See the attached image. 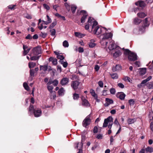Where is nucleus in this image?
<instances>
[{
    "instance_id": "obj_14",
    "label": "nucleus",
    "mask_w": 153,
    "mask_h": 153,
    "mask_svg": "<svg viewBox=\"0 0 153 153\" xmlns=\"http://www.w3.org/2000/svg\"><path fill=\"white\" fill-rule=\"evenodd\" d=\"M34 116L36 117H38L41 116L42 113V111L40 110H38L34 111H33Z\"/></svg>"
},
{
    "instance_id": "obj_9",
    "label": "nucleus",
    "mask_w": 153,
    "mask_h": 153,
    "mask_svg": "<svg viewBox=\"0 0 153 153\" xmlns=\"http://www.w3.org/2000/svg\"><path fill=\"white\" fill-rule=\"evenodd\" d=\"M69 82V79L67 77L63 78L61 80L60 83L62 85H66Z\"/></svg>"
},
{
    "instance_id": "obj_16",
    "label": "nucleus",
    "mask_w": 153,
    "mask_h": 153,
    "mask_svg": "<svg viewBox=\"0 0 153 153\" xmlns=\"http://www.w3.org/2000/svg\"><path fill=\"white\" fill-rule=\"evenodd\" d=\"M126 96V95L123 92L119 93L117 94V97L120 100H123Z\"/></svg>"
},
{
    "instance_id": "obj_35",
    "label": "nucleus",
    "mask_w": 153,
    "mask_h": 153,
    "mask_svg": "<svg viewBox=\"0 0 153 153\" xmlns=\"http://www.w3.org/2000/svg\"><path fill=\"white\" fill-rule=\"evenodd\" d=\"M48 66L47 65H45L43 66H40V70H42L44 71H45L47 69Z\"/></svg>"
},
{
    "instance_id": "obj_57",
    "label": "nucleus",
    "mask_w": 153,
    "mask_h": 153,
    "mask_svg": "<svg viewBox=\"0 0 153 153\" xmlns=\"http://www.w3.org/2000/svg\"><path fill=\"white\" fill-rule=\"evenodd\" d=\"M98 132V128L97 127L95 126L94 127L93 132L94 133H97Z\"/></svg>"
},
{
    "instance_id": "obj_20",
    "label": "nucleus",
    "mask_w": 153,
    "mask_h": 153,
    "mask_svg": "<svg viewBox=\"0 0 153 153\" xmlns=\"http://www.w3.org/2000/svg\"><path fill=\"white\" fill-rule=\"evenodd\" d=\"M146 71V68H143L140 69V74L141 75H144L145 74Z\"/></svg>"
},
{
    "instance_id": "obj_7",
    "label": "nucleus",
    "mask_w": 153,
    "mask_h": 153,
    "mask_svg": "<svg viewBox=\"0 0 153 153\" xmlns=\"http://www.w3.org/2000/svg\"><path fill=\"white\" fill-rule=\"evenodd\" d=\"M80 15H83L81 19V22L83 23L85 22L86 19V13L85 11L81 10L80 11Z\"/></svg>"
},
{
    "instance_id": "obj_50",
    "label": "nucleus",
    "mask_w": 153,
    "mask_h": 153,
    "mask_svg": "<svg viewBox=\"0 0 153 153\" xmlns=\"http://www.w3.org/2000/svg\"><path fill=\"white\" fill-rule=\"evenodd\" d=\"M51 35L52 36H54L55 35L56 33V30L54 29H51L50 31Z\"/></svg>"
},
{
    "instance_id": "obj_31",
    "label": "nucleus",
    "mask_w": 153,
    "mask_h": 153,
    "mask_svg": "<svg viewBox=\"0 0 153 153\" xmlns=\"http://www.w3.org/2000/svg\"><path fill=\"white\" fill-rule=\"evenodd\" d=\"M138 16L141 18H143L146 16V15L144 13H140L137 14Z\"/></svg>"
},
{
    "instance_id": "obj_25",
    "label": "nucleus",
    "mask_w": 153,
    "mask_h": 153,
    "mask_svg": "<svg viewBox=\"0 0 153 153\" xmlns=\"http://www.w3.org/2000/svg\"><path fill=\"white\" fill-rule=\"evenodd\" d=\"M136 121V119L135 118L130 119L128 118L127 120V122L128 124H131L134 123Z\"/></svg>"
},
{
    "instance_id": "obj_36",
    "label": "nucleus",
    "mask_w": 153,
    "mask_h": 153,
    "mask_svg": "<svg viewBox=\"0 0 153 153\" xmlns=\"http://www.w3.org/2000/svg\"><path fill=\"white\" fill-rule=\"evenodd\" d=\"M47 88L48 90L50 92H52L53 90V87L52 85H47Z\"/></svg>"
},
{
    "instance_id": "obj_17",
    "label": "nucleus",
    "mask_w": 153,
    "mask_h": 153,
    "mask_svg": "<svg viewBox=\"0 0 153 153\" xmlns=\"http://www.w3.org/2000/svg\"><path fill=\"white\" fill-rule=\"evenodd\" d=\"M94 42L95 41L94 39L91 40L88 44L89 47L91 48L94 47L96 45V44L94 43Z\"/></svg>"
},
{
    "instance_id": "obj_53",
    "label": "nucleus",
    "mask_w": 153,
    "mask_h": 153,
    "mask_svg": "<svg viewBox=\"0 0 153 153\" xmlns=\"http://www.w3.org/2000/svg\"><path fill=\"white\" fill-rule=\"evenodd\" d=\"M43 6L44 8L47 10H49L50 9V7L49 6L46 4H44Z\"/></svg>"
},
{
    "instance_id": "obj_58",
    "label": "nucleus",
    "mask_w": 153,
    "mask_h": 153,
    "mask_svg": "<svg viewBox=\"0 0 153 153\" xmlns=\"http://www.w3.org/2000/svg\"><path fill=\"white\" fill-rule=\"evenodd\" d=\"M82 125L84 127H86V118L84 120L82 123Z\"/></svg>"
},
{
    "instance_id": "obj_59",
    "label": "nucleus",
    "mask_w": 153,
    "mask_h": 153,
    "mask_svg": "<svg viewBox=\"0 0 153 153\" xmlns=\"http://www.w3.org/2000/svg\"><path fill=\"white\" fill-rule=\"evenodd\" d=\"M100 68V67L97 65H96L94 67V69L96 71H98Z\"/></svg>"
},
{
    "instance_id": "obj_41",
    "label": "nucleus",
    "mask_w": 153,
    "mask_h": 153,
    "mask_svg": "<svg viewBox=\"0 0 153 153\" xmlns=\"http://www.w3.org/2000/svg\"><path fill=\"white\" fill-rule=\"evenodd\" d=\"M73 97L74 100H77L79 97V94L76 93L74 94H73Z\"/></svg>"
},
{
    "instance_id": "obj_5",
    "label": "nucleus",
    "mask_w": 153,
    "mask_h": 153,
    "mask_svg": "<svg viewBox=\"0 0 153 153\" xmlns=\"http://www.w3.org/2000/svg\"><path fill=\"white\" fill-rule=\"evenodd\" d=\"M113 118L111 116L108 117L107 119H105L102 126L103 127H106L108 126V123L109 122H113Z\"/></svg>"
},
{
    "instance_id": "obj_29",
    "label": "nucleus",
    "mask_w": 153,
    "mask_h": 153,
    "mask_svg": "<svg viewBox=\"0 0 153 153\" xmlns=\"http://www.w3.org/2000/svg\"><path fill=\"white\" fill-rule=\"evenodd\" d=\"M123 49L124 50V53L126 55H129V54L131 52L128 49H125L124 48Z\"/></svg>"
},
{
    "instance_id": "obj_55",
    "label": "nucleus",
    "mask_w": 153,
    "mask_h": 153,
    "mask_svg": "<svg viewBox=\"0 0 153 153\" xmlns=\"http://www.w3.org/2000/svg\"><path fill=\"white\" fill-rule=\"evenodd\" d=\"M65 7H66V9H67V10H68V11H69L70 10V6H69V5L67 3H65Z\"/></svg>"
},
{
    "instance_id": "obj_24",
    "label": "nucleus",
    "mask_w": 153,
    "mask_h": 153,
    "mask_svg": "<svg viewBox=\"0 0 153 153\" xmlns=\"http://www.w3.org/2000/svg\"><path fill=\"white\" fill-rule=\"evenodd\" d=\"M147 87L149 89L153 88V82H148L146 84Z\"/></svg>"
},
{
    "instance_id": "obj_60",
    "label": "nucleus",
    "mask_w": 153,
    "mask_h": 153,
    "mask_svg": "<svg viewBox=\"0 0 153 153\" xmlns=\"http://www.w3.org/2000/svg\"><path fill=\"white\" fill-rule=\"evenodd\" d=\"M78 51L79 53H82L83 52L84 49L83 48L79 47L78 48Z\"/></svg>"
},
{
    "instance_id": "obj_49",
    "label": "nucleus",
    "mask_w": 153,
    "mask_h": 153,
    "mask_svg": "<svg viewBox=\"0 0 153 153\" xmlns=\"http://www.w3.org/2000/svg\"><path fill=\"white\" fill-rule=\"evenodd\" d=\"M128 102L130 105H133L134 103V101L133 99H131L128 100Z\"/></svg>"
},
{
    "instance_id": "obj_52",
    "label": "nucleus",
    "mask_w": 153,
    "mask_h": 153,
    "mask_svg": "<svg viewBox=\"0 0 153 153\" xmlns=\"http://www.w3.org/2000/svg\"><path fill=\"white\" fill-rule=\"evenodd\" d=\"M99 85L101 88H102L103 86V83L102 81H100L98 82Z\"/></svg>"
},
{
    "instance_id": "obj_62",
    "label": "nucleus",
    "mask_w": 153,
    "mask_h": 153,
    "mask_svg": "<svg viewBox=\"0 0 153 153\" xmlns=\"http://www.w3.org/2000/svg\"><path fill=\"white\" fill-rule=\"evenodd\" d=\"M148 68L150 70H153V62H152V63L149 65Z\"/></svg>"
},
{
    "instance_id": "obj_37",
    "label": "nucleus",
    "mask_w": 153,
    "mask_h": 153,
    "mask_svg": "<svg viewBox=\"0 0 153 153\" xmlns=\"http://www.w3.org/2000/svg\"><path fill=\"white\" fill-rule=\"evenodd\" d=\"M90 117V115L87 117V126L90 124L91 122V120L89 117Z\"/></svg>"
},
{
    "instance_id": "obj_15",
    "label": "nucleus",
    "mask_w": 153,
    "mask_h": 153,
    "mask_svg": "<svg viewBox=\"0 0 153 153\" xmlns=\"http://www.w3.org/2000/svg\"><path fill=\"white\" fill-rule=\"evenodd\" d=\"M47 19L46 21L42 20V21L44 23V24L47 25L51 22V19L49 16L47 15L46 16Z\"/></svg>"
},
{
    "instance_id": "obj_45",
    "label": "nucleus",
    "mask_w": 153,
    "mask_h": 153,
    "mask_svg": "<svg viewBox=\"0 0 153 153\" xmlns=\"http://www.w3.org/2000/svg\"><path fill=\"white\" fill-rule=\"evenodd\" d=\"M57 58L60 60H63L64 59V58L62 55L59 54V55L57 56Z\"/></svg>"
},
{
    "instance_id": "obj_10",
    "label": "nucleus",
    "mask_w": 153,
    "mask_h": 153,
    "mask_svg": "<svg viewBox=\"0 0 153 153\" xmlns=\"http://www.w3.org/2000/svg\"><path fill=\"white\" fill-rule=\"evenodd\" d=\"M118 49H116L115 52L113 54V56L115 58L119 57L121 54L120 50H118Z\"/></svg>"
},
{
    "instance_id": "obj_12",
    "label": "nucleus",
    "mask_w": 153,
    "mask_h": 153,
    "mask_svg": "<svg viewBox=\"0 0 153 153\" xmlns=\"http://www.w3.org/2000/svg\"><path fill=\"white\" fill-rule=\"evenodd\" d=\"M135 4L137 6H139L141 7H144L145 6V4L144 2L142 1H139L135 3Z\"/></svg>"
},
{
    "instance_id": "obj_18",
    "label": "nucleus",
    "mask_w": 153,
    "mask_h": 153,
    "mask_svg": "<svg viewBox=\"0 0 153 153\" xmlns=\"http://www.w3.org/2000/svg\"><path fill=\"white\" fill-rule=\"evenodd\" d=\"M65 92V90L64 88L62 87L59 89L58 91V93L59 95L62 96L64 95Z\"/></svg>"
},
{
    "instance_id": "obj_38",
    "label": "nucleus",
    "mask_w": 153,
    "mask_h": 153,
    "mask_svg": "<svg viewBox=\"0 0 153 153\" xmlns=\"http://www.w3.org/2000/svg\"><path fill=\"white\" fill-rule=\"evenodd\" d=\"M71 10L73 13H74L76 9V7L74 5H71Z\"/></svg>"
},
{
    "instance_id": "obj_63",
    "label": "nucleus",
    "mask_w": 153,
    "mask_h": 153,
    "mask_svg": "<svg viewBox=\"0 0 153 153\" xmlns=\"http://www.w3.org/2000/svg\"><path fill=\"white\" fill-rule=\"evenodd\" d=\"M40 35L43 38H44L46 36L47 34L46 33H41Z\"/></svg>"
},
{
    "instance_id": "obj_4",
    "label": "nucleus",
    "mask_w": 153,
    "mask_h": 153,
    "mask_svg": "<svg viewBox=\"0 0 153 153\" xmlns=\"http://www.w3.org/2000/svg\"><path fill=\"white\" fill-rule=\"evenodd\" d=\"M128 60L131 61H134L137 59L136 54L133 52H131L128 56Z\"/></svg>"
},
{
    "instance_id": "obj_23",
    "label": "nucleus",
    "mask_w": 153,
    "mask_h": 153,
    "mask_svg": "<svg viewBox=\"0 0 153 153\" xmlns=\"http://www.w3.org/2000/svg\"><path fill=\"white\" fill-rule=\"evenodd\" d=\"M34 55V56H31L30 59L31 60H38L40 57L41 56H36Z\"/></svg>"
},
{
    "instance_id": "obj_33",
    "label": "nucleus",
    "mask_w": 153,
    "mask_h": 153,
    "mask_svg": "<svg viewBox=\"0 0 153 153\" xmlns=\"http://www.w3.org/2000/svg\"><path fill=\"white\" fill-rule=\"evenodd\" d=\"M63 45L65 48H68L69 46V43L66 40L64 41L63 42Z\"/></svg>"
},
{
    "instance_id": "obj_13",
    "label": "nucleus",
    "mask_w": 153,
    "mask_h": 153,
    "mask_svg": "<svg viewBox=\"0 0 153 153\" xmlns=\"http://www.w3.org/2000/svg\"><path fill=\"white\" fill-rule=\"evenodd\" d=\"M49 61L52 62L53 65H56L57 63V60L55 58L51 57L49 59Z\"/></svg>"
},
{
    "instance_id": "obj_27",
    "label": "nucleus",
    "mask_w": 153,
    "mask_h": 153,
    "mask_svg": "<svg viewBox=\"0 0 153 153\" xmlns=\"http://www.w3.org/2000/svg\"><path fill=\"white\" fill-rule=\"evenodd\" d=\"M110 75L111 77L113 79H117L118 78V76L117 74L116 73L111 74Z\"/></svg>"
},
{
    "instance_id": "obj_26",
    "label": "nucleus",
    "mask_w": 153,
    "mask_h": 153,
    "mask_svg": "<svg viewBox=\"0 0 153 153\" xmlns=\"http://www.w3.org/2000/svg\"><path fill=\"white\" fill-rule=\"evenodd\" d=\"M145 150L147 152L152 153L153 152V148L152 147L148 146L145 149Z\"/></svg>"
},
{
    "instance_id": "obj_28",
    "label": "nucleus",
    "mask_w": 153,
    "mask_h": 153,
    "mask_svg": "<svg viewBox=\"0 0 153 153\" xmlns=\"http://www.w3.org/2000/svg\"><path fill=\"white\" fill-rule=\"evenodd\" d=\"M50 98L51 99H54L56 97V94L55 92H50Z\"/></svg>"
},
{
    "instance_id": "obj_51",
    "label": "nucleus",
    "mask_w": 153,
    "mask_h": 153,
    "mask_svg": "<svg viewBox=\"0 0 153 153\" xmlns=\"http://www.w3.org/2000/svg\"><path fill=\"white\" fill-rule=\"evenodd\" d=\"M16 6L15 5H10L8 6V7L9 9H10L11 10H14Z\"/></svg>"
},
{
    "instance_id": "obj_2",
    "label": "nucleus",
    "mask_w": 153,
    "mask_h": 153,
    "mask_svg": "<svg viewBox=\"0 0 153 153\" xmlns=\"http://www.w3.org/2000/svg\"><path fill=\"white\" fill-rule=\"evenodd\" d=\"M106 31H107L104 34H102L103 36V37L100 41V43L103 45L104 48L106 47L108 43L107 42L105 41V40L111 38L113 36L112 34L111 33H107Z\"/></svg>"
},
{
    "instance_id": "obj_44",
    "label": "nucleus",
    "mask_w": 153,
    "mask_h": 153,
    "mask_svg": "<svg viewBox=\"0 0 153 153\" xmlns=\"http://www.w3.org/2000/svg\"><path fill=\"white\" fill-rule=\"evenodd\" d=\"M35 111V108L33 105H30V106L29 111L33 112Z\"/></svg>"
},
{
    "instance_id": "obj_1",
    "label": "nucleus",
    "mask_w": 153,
    "mask_h": 153,
    "mask_svg": "<svg viewBox=\"0 0 153 153\" xmlns=\"http://www.w3.org/2000/svg\"><path fill=\"white\" fill-rule=\"evenodd\" d=\"M87 30L90 32L100 36L107 31L105 28L99 26L97 22L93 18L89 17L87 22Z\"/></svg>"
},
{
    "instance_id": "obj_6",
    "label": "nucleus",
    "mask_w": 153,
    "mask_h": 153,
    "mask_svg": "<svg viewBox=\"0 0 153 153\" xmlns=\"http://www.w3.org/2000/svg\"><path fill=\"white\" fill-rule=\"evenodd\" d=\"M79 84V82L77 81H72L71 83V86L73 89L75 90L78 88Z\"/></svg>"
},
{
    "instance_id": "obj_39",
    "label": "nucleus",
    "mask_w": 153,
    "mask_h": 153,
    "mask_svg": "<svg viewBox=\"0 0 153 153\" xmlns=\"http://www.w3.org/2000/svg\"><path fill=\"white\" fill-rule=\"evenodd\" d=\"M90 93L92 96L94 97H97V94L95 93L93 89L90 90Z\"/></svg>"
},
{
    "instance_id": "obj_61",
    "label": "nucleus",
    "mask_w": 153,
    "mask_h": 153,
    "mask_svg": "<svg viewBox=\"0 0 153 153\" xmlns=\"http://www.w3.org/2000/svg\"><path fill=\"white\" fill-rule=\"evenodd\" d=\"M25 38L26 39H30L32 38V37L30 34H28L27 36Z\"/></svg>"
},
{
    "instance_id": "obj_22",
    "label": "nucleus",
    "mask_w": 153,
    "mask_h": 153,
    "mask_svg": "<svg viewBox=\"0 0 153 153\" xmlns=\"http://www.w3.org/2000/svg\"><path fill=\"white\" fill-rule=\"evenodd\" d=\"M75 35L76 36L79 38H81L85 36V35L84 34L77 32H75Z\"/></svg>"
},
{
    "instance_id": "obj_30",
    "label": "nucleus",
    "mask_w": 153,
    "mask_h": 153,
    "mask_svg": "<svg viewBox=\"0 0 153 153\" xmlns=\"http://www.w3.org/2000/svg\"><path fill=\"white\" fill-rule=\"evenodd\" d=\"M36 65V63L33 62H30L28 63L29 67L30 68H33Z\"/></svg>"
},
{
    "instance_id": "obj_8",
    "label": "nucleus",
    "mask_w": 153,
    "mask_h": 153,
    "mask_svg": "<svg viewBox=\"0 0 153 153\" xmlns=\"http://www.w3.org/2000/svg\"><path fill=\"white\" fill-rule=\"evenodd\" d=\"M23 48L24 50L23 53V54L24 56L26 55L29 53L30 50V48H28L27 46L24 45H23Z\"/></svg>"
},
{
    "instance_id": "obj_46",
    "label": "nucleus",
    "mask_w": 153,
    "mask_h": 153,
    "mask_svg": "<svg viewBox=\"0 0 153 153\" xmlns=\"http://www.w3.org/2000/svg\"><path fill=\"white\" fill-rule=\"evenodd\" d=\"M111 94H114L115 93L116 90L115 88H112L110 90Z\"/></svg>"
},
{
    "instance_id": "obj_11",
    "label": "nucleus",
    "mask_w": 153,
    "mask_h": 153,
    "mask_svg": "<svg viewBox=\"0 0 153 153\" xmlns=\"http://www.w3.org/2000/svg\"><path fill=\"white\" fill-rule=\"evenodd\" d=\"M109 49L110 50H113L115 48L119 49V47L117 46L116 45L113 43H111L110 45L108 47Z\"/></svg>"
},
{
    "instance_id": "obj_21",
    "label": "nucleus",
    "mask_w": 153,
    "mask_h": 153,
    "mask_svg": "<svg viewBox=\"0 0 153 153\" xmlns=\"http://www.w3.org/2000/svg\"><path fill=\"white\" fill-rule=\"evenodd\" d=\"M141 22V20L136 18L134 19L133 23L135 25H138L140 24Z\"/></svg>"
},
{
    "instance_id": "obj_19",
    "label": "nucleus",
    "mask_w": 153,
    "mask_h": 153,
    "mask_svg": "<svg viewBox=\"0 0 153 153\" xmlns=\"http://www.w3.org/2000/svg\"><path fill=\"white\" fill-rule=\"evenodd\" d=\"M122 68L121 66L119 65H116L113 68V71H115L120 70Z\"/></svg>"
},
{
    "instance_id": "obj_32",
    "label": "nucleus",
    "mask_w": 153,
    "mask_h": 153,
    "mask_svg": "<svg viewBox=\"0 0 153 153\" xmlns=\"http://www.w3.org/2000/svg\"><path fill=\"white\" fill-rule=\"evenodd\" d=\"M82 101V105H85V103L86 102V100L85 99V97L84 96H82L81 98Z\"/></svg>"
},
{
    "instance_id": "obj_47",
    "label": "nucleus",
    "mask_w": 153,
    "mask_h": 153,
    "mask_svg": "<svg viewBox=\"0 0 153 153\" xmlns=\"http://www.w3.org/2000/svg\"><path fill=\"white\" fill-rule=\"evenodd\" d=\"M85 140V135L84 134H82V145L84 143V142Z\"/></svg>"
},
{
    "instance_id": "obj_54",
    "label": "nucleus",
    "mask_w": 153,
    "mask_h": 153,
    "mask_svg": "<svg viewBox=\"0 0 153 153\" xmlns=\"http://www.w3.org/2000/svg\"><path fill=\"white\" fill-rule=\"evenodd\" d=\"M30 74L31 76H34V72L33 69H30Z\"/></svg>"
},
{
    "instance_id": "obj_42",
    "label": "nucleus",
    "mask_w": 153,
    "mask_h": 153,
    "mask_svg": "<svg viewBox=\"0 0 153 153\" xmlns=\"http://www.w3.org/2000/svg\"><path fill=\"white\" fill-rule=\"evenodd\" d=\"M105 100L109 104H112L113 103V100L110 99L106 98L105 99Z\"/></svg>"
},
{
    "instance_id": "obj_34",
    "label": "nucleus",
    "mask_w": 153,
    "mask_h": 153,
    "mask_svg": "<svg viewBox=\"0 0 153 153\" xmlns=\"http://www.w3.org/2000/svg\"><path fill=\"white\" fill-rule=\"evenodd\" d=\"M62 64V65L63 67L64 68H66L68 66V64L67 62H63V61L60 60L59 61Z\"/></svg>"
},
{
    "instance_id": "obj_56",
    "label": "nucleus",
    "mask_w": 153,
    "mask_h": 153,
    "mask_svg": "<svg viewBox=\"0 0 153 153\" xmlns=\"http://www.w3.org/2000/svg\"><path fill=\"white\" fill-rule=\"evenodd\" d=\"M118 86L120 88H124V85L121 83H120L118 84Z\"/></svg>"
},
{
    "instance_id": "obj_40",
    "label": "nucleus",
    "mask_w": 153,
    "mask_h": 153,
    "mask_svg": "<svg viewBox=\"0 0 153 153\" xmlns=\"http://www.w3.org/2000/svg\"><path fill=\"white\" fill-rule=\"evenodd\" d=\"M23 85L25 90L27 91H28L29 90V87L28 85L27 84L26 82L24 83Z\"/></svg>"
},
{
    "instance_id": "obj_48",
    "label": "nucleus",
    "mask_w": 153,
    "mask_h": 153,
    "mask_svg": "<svg viewBox=\"0 0 153 153\" xmlns=\"http://www.w3.org/2000/svg\"><path fill=\"white\" fill-rule=\"evenodd\" d=\"M53 84L54 86H56L58 84V81L56 79H55L53 81Z\"/></svg>"
},
{
    "instance_id": "obj_64",
    "label": "nucleus",
    "mask_w": 153,
    "mask_h": 153,
    "mask_svg": "<svg viewBox=\"0 0 153 153\" xmlns=\"http://www.w3.org/2000/svg\"><path fill=\"white\" fill-rule=\"evenodd\" d=\"M150 127L151 130L153 131V122L151 123L150 125Z\"/></svg>"
},
{
    "instance_id": "obj_43",
    "label": "nucleus",
    "mask_w": 153,
    "mask_h": 153,
    "mask_svg": "<svg viewBox=\"0 0 153 153\" xmlns=\"http://www.w3.org/2000/svg\"><path fill=\"white\" fill-rule=\"evenodd\" d=\"M56 22L55 21L53 22L50 26L49 28H53V27L56 24Z\"/></svg>"
},
{
    "instance_id": "obj_3",
    "label": "nucleus",
    "mask_w": 153,
    "mask_h": 153,
    "mask_svg": "<svg viewBox=\"0 0 153 153\" xmlns=\"http://www.w3.org/2000/svg\"><path fill=\"white\" fill-rule=\"evenodd\" d=\"M41 53V47L39 46L33 48L31 51L29 55L30 56L33 55H38L40 54Z\"/></svg>"
}]
</instances>
